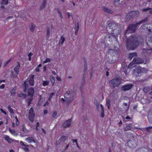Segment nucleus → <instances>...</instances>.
<instances>
[{
	"instance_id": "obj_10",
	"label": "nucleus",
	"mask_w": 152,
	"mask_h": 152,
	"mask_svg": "<svg viewBox=\"0 0 152 152\" xmlns=\"http://www.w3.org/2000/svg\"><path fill=\"white\" fill-rule=\"evenodd\" d=\"M139 13L138 11H133L128 13L127 15V18H131L133 17H137Z\"/></svg>"
},
{
	"instance_id": "obj_5",
	"label": "nucleus",
	"mask_w": 152,
	"mask_h": 152,
	"mask_svg": "<svg viewBox=\"0 0 152 152\" xmlns=\"http://www.w3.org/2000/svg\"><path fill=\"white\" fill-rule=\"evenodd\" d=\"M143 62L144 61L142 59L136 57L134 58L133 61L129 64L128 66V68H131L135 66H133L134 64H142Z\"/></svg>"
},
{
	"instance_id": "obj_12",
	"label": "nucleus",
	"mask_w": 152,
	"mask_h": 152,
	"mask_svg": "<svg viewBox=\"0 0 152 152\" xmlns=\"http://www.w3.org/2000/svg\"><path fill=\"white\" fill-rule=\"evenodd\" d=\"M71 120L69 119L68 120L66 121L63 123V126L64 128L69 127L71 126Z\"/></svg>"
},
{
	"instance_id": "obj_25",
	"label": "nucleus",
	"mask_w": 152,
	"mask_h": 152,
	"mask_svg": "<svg viewBox=\"0 0 152 152\" xmlns=\"http://www.w3.org/2000/svg\"><path fill=\"white\" fill-rule=\"evenodd\" d=\"M9 130L10 132L12 134L14 135H17L18 134L15 132V130L14 129H11L10 128H9Z\"/></svg>"
},
{
	"instance_id": "obj_54",
	"label": "nucleus",
	"mask_w": 152,
	"mask_h": 152,
	"mask_svg": "<svg viewBox=\"0 0 152 152\" xmlns=\"http://www.w3.org/2000/svg\"><path fill=\"white\" fill-rule=\"evenodd\" d=\"M0 110L1 111V112L2 113H4V114H5V115H6L7 114V113L5 111H4L3 109H1V108L0 109Z\"/></svg>"
},
{
	"instance_id": "obj_48",
	"label": "nucleus",
	"mask_w": 152,
	"mask_h": 152,
	"mask_svg": "<svg viewBox=\"0 0 152 152\" xmlns=\"http://www.w3.org/2000/svg\"><path fill=\"white\" fill-rule=\"evenodd\" d=\"M149 38H148V39H147V40H146V42H147V44H148V46L149 45V46H150L151 45H149L148 43H151V41L149 40Z\"/></svg>"
},
{
	"instance_id": "obj_52",
	"label": "nucleus",
	"mask_w": 152,
	"mask_h": 152,
	"mask_svg": "<svg viewBox=\"0 0 152 152\" xmlns=\"http://www.w3.org/2000/svg\"><path fill=\"white\" fill-rule=\"evenodd\" d=\"M87 64H86V63L85 62V63L84 64V71H86L87 70Z\"/></svg>"
},
{
	"instance_id": "obj_11",
	"label": "nucleus",
	"mask_w": 152,
	"mask_h": 152,
	"mask_svg": "<svg viewBox=\"0 0 152 152\" xmlns=\"http://www.w3.org/2000/svg\"><path fill=\"white\" fill-rule=\"evenodd\" d=\"M133 85L132 84H129L122 86L121 89L123 91H126L131 89L133 87Z\"/></svg>"
},
{
	"instance_id": "obj_40",
	"label": "nucleus",
	"mask_w": 152,
	"mask_h": 152,
	"mask_svg": "<svg viewBox=\"0 0 152 152\" xmlns=\"http://www.w3.org/2000/svg\"><path fill=\"white\" fill-rule=\"evenodd\" d=\"M50 58H47L45 59V60L44 61V64H46L48 62H50Z\"/></svg>"
},
{
	"instance_id": "obj_36",
	"label": "nucleus",
	"mask_w": 152,
	"mask_h": 152,
	"mask_svg": "<svg viewBox=\"0 0 152 152\" xmlns=\"http://www.w3.org/2000/svg\"><path fill=\"white\" fill-rule=\"evenodd\" d=\"M49 82L46 81H44L43 82L42 85L45 86L48 85L49 84Z\"/></svg>"
},
{
	"instance_id": "obj_29",
	"label": "nucleus",
	"mask_w": 152,
	"mask_h": 152,
	"mask_svg": "<svg viewBox=\"0 0 152 152\" xmlns=\"http://www.w3.org/2000/svg\"><path fill=\"white\" fill-rule=\"evenodd\" d=\"M110 102L111 101L110 99H108L106 101V104L109 109H110Z\"/></svg>"
},
{
	"instance_id": "obj_14",
	"label": "nucleus",
	"mask_w": 152,
	"mask_h": 152,
	"mask_svg": "<svg viewBox=\"0 0 152 152\" xmlns=\"http://www.w3.org/2000/svg\"><path fill=\"white\" fill-rule=\"evenodd\" d=\"M103 10L104 12L112 14L113 13V11L112 10L106 7H103Z\"/></svg>"
},
{
	"instance_id": "obj_28",
	"label": "nucleus",
	"mask_w": 152,
	"mask_h": 152,
	"mask_svg": "<svg viewBox=\"0 0 152 152\" xmlns=\"http://www.w3.org/2000/svg\"><path fill=\"white\" fill-rule=\"evenodd\" d=\"M15 88H13L11 90V95L12 96H13L15 95Z\"/></svg>"
},
{
	"instance_id": "obj_6",
	"label": "nucleus",
	"mask_w": 152,
	"mask_h": 152,
	"mask_svg": "<svg viewBox=\"0 0 152 152\" xmlns=\"http://www.w3.org/2000/svg\"><path fill=\"white\" fill-rule=\"evenodd\" d=\"M107 23L108 25L107 27V28H109L110 29H111L113 31L115 29L121 27V26L120 25H118L117 23L114 21L111 22L109 23H108L107 21Z\"/></svg>"
},
{
	"instance_id": "obj_17",
	"label": "nucleus",
	"mask_w": 152,
	"mask_h": 152,
	"mask_svg": "<svg viewBox=\"0 0 152 152\" xmlns=\"http://www.w3.org/2000/svg\"><path fill=\"white\" fill-rule=\"evenodd\" d=\"M34 75H31L29 79V81L30 85L31 86L34 85Z\"/></svg>"
},
{
	"instance_id": "obj_46",
	"label": "nucleus",
	"mask_w": 152,
	"mask_h": 152,
	"mask_svg": "<svg viewBox=\"0 0 152 152\" xmlns=\"http://www.w3.org/2000/svg\"><path fill=\"white\" fill-rule=\"evenodd\" d=\"M150 9V8H146L145 9H142V11L143 12H147V11L149 10Z\"/></svg>"
},
{
	"instance_id": "obj_58",
	"label": "nucleus",
	"mask_w": 152,
	"mask_h": 152,
	"mask_svg": "<svg viewBox=\"0 0 152 152\" xmlns=\"http://www.w3.org/2000/svg\"><path fill=\"white\" fill-rule=\"evenodd\" d=\"M72 141L73 142H75L76 143V144H77V139H72Z\"/></svg>"
},
{
	"instance_id": "obj_49",
	"label": "nucleus",
	"mask_w": 152,
	"mask_h": 152,
	"mask_svg": "<svg viewBox=\"0 0 152 152\" xmlns=\"http://www.w3.org/2000/svg\"><path fill=\"white\" fill-rule=\"evenodd\" d=\"M61 141V140H60V139H59L56 142V144L57 145H59L60 144Z\"/></svg>"
},
{
	"instance_id": "obj_59",
	"label": "nucleus",
	"mask_w": 152,
	"mask_h": 152,
	"mask_svg": "<svg viewBox=\"0 0 152 152\" xmlns=\"http://www.w3.org/2000/svg\"><path fill=\"white\" fill-rule=\"evenodd\" d=\"M35 70L37 72H39V69L38 68V67H37L35 69Z\"/></svg>"
},
{
	"instance_id": "obj_53",
	"label": "nucleus",
	"mask_w": 152,
	"mask_h": 152,
	"mask_svg": "<svg viewBox=\"0 0 152 152\" xmlns=\"http://www.w3.org/2000/svg\"><path fill=\"white\" fill-rule=\"evenodd\" d=\"M45 5H43V4H42L40 7V9L41 10L45 8Z\"/></svg>"
},
{
	"instance_id": "obj_15",
	"label": "nucleus",
	"mask_w": 152,
	"mask_h": 152,
	"mask_svg": "<svg viewBox=\"0 0 152 152\" xmlns=\"http://www.w3.org/2000/svg\"><path fill=\"white\" fill-rule=\"evenodd\" d=\"M18 65L16 66L14 69V71L17 75H18L19 73V70L20 66V64L19 62H18Z\"/></svg>"
},
{
	"instance_id": "obj_19",
	"label": "nucleus",
	"mask_w": 152,
	"mask_h": 152,
	"mask_svg": "<svg viewBox=\"0 0 152 152\" xmlns=\"http://www.w3.org/2000/svg\"><path fill=\"white\" fill-rule=\"evenodd\" d=\"M126 136L127 137L130 139V140H131L135 138L134 137L133 134L130 132L126 134Z\"/></svg>"
},
{
	"instance_id": "obj_64",
	"label": "nucleus",
	"mask_w": 152,
	"mask_h": 152,
	"mask_svg": "<svg viewBox=\"0 0 152 152\" xmlns=\"http://www.w3.org/2000/svg\"><path fill=\"white\" fill-rule=\"evenodd\" d=\"M149 12L150 14H152V10L151 9L149 10Z\"/></svg>"
},
{
	"instance_id": "obj_4",
	"label": "nucleus",
	"mask_w": 152,
	"mask_h": 152,
	"mask_svg": "<svg viewBox=\"0 0 152 152\" xmlns=\"http://www.w3.org/2000/svg\"><path fill=\"white\" fill-rule=\"evenodd\" d=\"M138 25V24L137 23L134 24H130L128 27L125 33L127 34L134 32L137 29V27Z\"/></svg>"
},
{
	"instance_id": "obj_37",
	"label": "nucleus",
	"mask_w": 152,
	"mask_h": 152,
	"mask_svg": "<svg viewBox=\"0 0 152 152\" xmlns=\"http://www.w3.org/2000/svg\"><path fill=\"white\" fill-rule=\"evenodd\" d=\"M18 96L20 97L25 98L26 96L27 95L26 94H23V93H20L18 94Z\"/></svg>"
},
{
	"instance_id": "obj_31",
	"label": "nucleus",
	"mask_w": 152,
	"mask_h": 152,
	"mask_svg": "<svg viewBox=\"0 0 152 152\" xmlns=\"http://www.w3.org/2000/svg\"><path fill=\"white\" fill-rule=\"evenodd\" d=\"M96 107L97 110L99 112L100 111V110H101L100 105L99 106V104L97 103L96 104Z\"/></svg>"
},
{
	"instance_id": "obj_41",
	"label": "nucleus",
	"mask_w": 152,
	"mask_h": 152,
	"mask_svg": "<svg viewBox=\"0 0 152 152\" xmlns=\"http://www.w3.org/2000/svg\"><path fill=\"white\" fill-rule=\"evenodd\" d=\"M131 129V127L129 126H127L124 129V131H128L130 130Z\"/></svg>"
},
{
	"instance_id": "obj_57",
	"label": "nucleus",
	"mask_w": 152,
	"mask_h": 152,
	"mask_svg": "<svg viewBox=\"0 0 152 152\" xmlns=\"http://www.w3.org/2000/svg\"><path fill=\"white\" fill-rule=\"evenodd\" d=\"M56 78L57 79V80L58 81H61V78L60 77H58V76H57V77Z\"/></svg>"
},
{
	"instance_id": "obj_33",
	"label": "nucleus",
	"mask_w": 152,
	"mask_h": 152,
	"mask_svg": "<svg viewBox=\"0 0 152 152\" xmlns=\"http://www.w3.org/2000/svg\"><path fill=\"white\" fill-rule=\"evenodd\" d=\"M50 35V29L49 28H47V35L46 36L48 39L49 38Z\"/></svg>"
},
{
	"instance_id": "obj_44",
	"label": "nucleus",
	"mask_w": 152,
	"mask_h": 152,
	"mask_svg": "<svg viewBox=\"0 0 152 152\" xmlns=\"http://www.w3.org/2000/svg\"><path fill=\"white\" fill-rule=\"evenodd\" d=\"M54 95V93L53 92L52 93L50 94V96L48 98V100L49 101L50 100L52 97Z\"/></svg>"
},
{
	"instance_id": "obj_1",
	"label": "nucleus",
	"mask_w": 152,
	"mask_h": 152,
	"mask_svg": "<svg viewBox=\"0 0 152 152\" xmlns=\"http://www.w3.org/2000/svg\"><path fill=\"white\" fill-rule=\"evenodd\" d=\"M142 39L141 37L132 35L126 40V48L129 50H134L142 42Z\"/></svg>"
},
{
	"instance_id": "obj_20",
	"label": "nucleus",
	"mask_w": 152,
	"mask_h": 152,
	"mask_svg": "<svg viewBox=\"0 0 152 152\" xmlns=\"http://www.w3.org/2000/svg\"><path fill=\"white\" fill-rule=\"evenodd\" d=\"M137 56V53H131L129 54V58L131 60L133 58H136Z\"/></svg>"
},
{
	"instance_id": "obj_55",
	"label": "nucleus",
	"mask_w": 152,
	"mask_h": 152,
	"mask_svg": "<svg viewBox=\"0 0 152 152\" xmlns=\"http://www.w3.org/2000/svg\"><path fill=\"white\" fill-rule=\"evenodd\" d=\"M5 87L4 85L3 84L1 86H0V89H3Z\"/></svg>"
},
{
	"instance_id": "obj_2",
	"label": "nucleus",
	"mask_w": 152,
	"mask_h": 152,
	"mask_svg": "<svg viewBox=\"0 0 152 152\" xmlns=\"http://www.w3.org/2000/svg\"><path fill=\"white\" fill-rule=\"evenodd\" d=\"M72 93V90L71 89H69L68 90L66 91L64 95V98L67 101V104L68 106L72 102L74 99L73 96L71 97Z\"/></svg>"
},
{
	"instance_id": "obj_24",
	"label": "nucleus",
	"mask_w": 152,
	"mask_h": 152,
	"mask_svg": "<svg viewBox=\"0 0 152 152\" xmlns=\"http://www.w3.org/2000/svg\"><path fill=\"white\" fill-rule=\"evenodd\" d=\"M148 150L145 148H143L137 150L136 152H147Z\"/></svg>"
},
{
	"instance_id": "obj_27",
	"label": "nucleus",
	"mask_w": 152,
	"mask_h": 152,
	"mask_svg": "<svg viewBox=\"0 0 152 152\" xmlns=\"http://www.w3.org/2000/svg\"><path fill=\"white\" fill-rule=\"evenodd\" d=\"M65 40V38L63 37L62 36L61 37L60 39L59 40V43H61V45H62Z\"/></svg>"
},
{
	"instance_id": "obj_30",
	"label": "nucleus",
	"mask_w": 152,
	"mask_h": 152,
	"mask_svg": "<svg viewBox=\"0 0 152 152\" xmlns=\"http://www.w3.org/2000/svg\"><path fill=\"white\" fill-rule=\"evenodd\" d=\"M148 21V18H146L144 19H143L140 21L138 23V25L141 24L142 23H144L145 22H146Z\"/></svg>"
},
{
	"instance_id": "obj_35",
	"label": "nucleus",
	"mask_w": 152,
	"mask_h": 152,
	"mask_svg": "<svg viewBox=\"0 0 152 152\" xmlns=\"http://www.w3.org/2000/svg\"><path fill=\"white\" fill-rule=\"evenodd\" d=\"M50 80L51 82L53 83V85L55 83V80L54 77L53 76H51Z\"/></svg>"
},
{
	"instance_id": "obj_13",
	"label": "nucleus",
	"mask_w": 152,
	"mask_h": 152,
	"mask_svg": "<svg viewBox=\"0 0 152 152\" xmlns=\"http://www.w3.org/2000/svg\"><path fill=\"white\" fill-rule=\"evenodd\" d=\"M34 92V88L33 87H31L28 91V96L32 97L33 96Z\"/></svg>"
},
{
	"instance_id": "obj_21",
	"label": "nucleus",
	"mask_w": 152,
	"mask_h": 152,
	"mask_svg": "<svg viewBox=\"0 0 152 152\" xmlns=\"http://www.w3.org/2000/svg\"><path fill=\"white\" fill-rule=\"evenodd\" d=\"M101 110L100 112L101 113V116L103 118L104 116V110L103 107V105L102 104H100Z\"/></svg>"
},
{
	"instance_id": "obj_22",
	"label": "nucleus",
	"mask_w": 152,
	"mask_h": 152,
	"mask_svg": "<svg viewBox=\"0 0 152 152\" xmlns=\"http://www.w3.org/2000/svg\"><path fill=\"white\" fill-rule=\"evenodd\" d=\"M36 26L33 23H31L30 27V29L32 32H33L35 30Z\"/></svg>"
},
{
	"instance_id": "obj_32",
	"label": "nucleus",
	"mask_w": 152,
	"mask_h": 152,
	"mask_svg": "<svg viewBox=\"0 0 152 152\" xmlns=\"http://www.w3.org/2000/svg\"><path fill=\"white\" fill-rule=\"evenodd\" d=\"M8 109L10 112L12 114H13V113H14L13 111V110L11 108V107L9 105L8 106Z\"/></svg>"
},
{
	"instance_id": "obj_62",
	"label": "nucleus",
	"mask_w": 152,
	"mask_h": 152,
	"mask_svg": "<svg viewBox=\"0 0 152 152\" xmlns=\"http://www.w3.org/2000/svg\"><path fill=\"white\" fill-rule=\"evenodd\" d=\"M46 0H44L42 3V4H43V5H46Z\"/></svg>"
},
{
	"instance_id": "obj_34",
	"label": "nucleus",
	"mask_w": 152,
	"mask_h": 152,
	"mask_svg": "<svg viewBox=\"0 0 152 152\" xmlns=\"http://www.w3.org/2000/svg\"><path fill=\"white\" fill-rule=\"evenodd\" d=\"M8 3V1L7 0H2L1 1V4L4 5H7Z\"/></svg>"
},
{
	"instance_id": "obj_8",
	"label": "nucleus",
	"mask_w": 152,
	"mask_h": 152,
	"mask_svg": "<svg viewBox=\"0 0 152 152\" xmlns=\"http://www.w3.org/2000/svg\"><path fill=\"white\" fill-rule=\"evenodd\" d=\"M137 141L135 138L131 140H129L127 143L128 146L130 148H133L137 145Z\"/></svg>"
},
{
	"instance_id": "obj_45",
	"label": "nucleus",
	"mask_w": 152,
	"mask_h": 152,
	"mask_svg": "<svg viewBox=\"0 0 152 152\" xmlns=\"http://www.w3.org/2000/svg\"><path fill=\"white\" fill-rule=\"evenodd\" d=\"M20 143L21 145H23V146H26L27 147H28L29 146V145H26L22 141H21L20 142Z\"/></svg>"
},
{
	"instance_id": "obj_42",
	"label": "nucleus",
	"mask_w": 152,
	"mask_h": 152,
	"mask_svg": "<svg viewBox=\"0 0 152 152\" xmlns=\"http://www.w3.org/2000/svg\"><path fill=\"white\" fill-rule=\"evenodd\" d=\"M79 25L77 23V24L75 25V31H78L79 30Z\"/></svg>"
},
{
	"instance_id": "obj_50",
	"label": "nucleus",
	"mask_w": 152,
	"mask_h": 152,
	"mask_svg": "<svg viewBox=\"0 0 152 152\" xmlns=\"http://www.w3.org/2000/svg\"><path fill=\"white\" fill-rule=\"evenodd\" d=\"M152 129V126H149V127L147 128H146V130L148 132H150L151 131L150 129Z\"/></svg>"
},
{
	"instance_id": "obj_18",
	"label": "nucleus",
	"mask_w": 152,
	"mask_h": 152,
	"mask_svg": "<svg viewBox=\"0 0 152 152\" xmlns=\"http://www.w3.org/2000/svg\"><path fill=\"white\" fill-rule=\"evenodd\" d=\"M26 140L29 143H31L32 142L34 143H35V141L34 138L32 137L26 138Z\"/></svg>"
},
{
	"instance_id": "obj_23",
	"label": "nucleus",
	"mask_w": 152,
	"mask_h": 152,
	"mask_svg": "<svg viewBox=\"0 0 152 152\" xmlns=\"http://www.w3.org/2000/svg\"><path fill=\"white\" fill-rule=\"evenodd\" d=\"M23 86L24 87V89L23 90L25 92H26L27 88L29 86L28 85L27 83L26 82H25L23 84Z\"/></svg>"
},
{
	"instance_id": "obj_9",
	"label": "nucleus",
	"mask_w": 152,
	"mask_h": 152,
	"mask_svg": "<svg viewBox=\"0 0 152 152\" xmlns=\"http://www.w3.org/2000/svg\"><path fill=\"white\" fill-rule=\"evenodd\" d=\"M35 115L33 109L32 107H31L29 110L28 115L29 119L31 122H33L34 121Z\"/></svg>"
},
{
	"instance_id": "obj_26",
	"label": "nucleus",
	"mask_w": 152,
	"mask_h": 152,
	"mask_svg": "<svg viewBox=\"0 0 152 152\" xmlns=\"http://www.w3.org/2000/svg\"><path fill=\"white\" fill-rule=\"evenodd\" d=\"M5 139L9 143L12 142V140L10 137L8 136H6Z\"/></svg>"
},
{
	"instance_id": "obj_16",
	"label": "nucleus",
	"mask_w": 152,
	"mask_h": 152,
	"mask_svg": "<svg viewBox=\"0 0 152 152\" xmlns=\"http://www.w3.org/2000/svg\"><path fill=\"white\" fill-rule=\"evenodd\" d=\"M105 40L106 41H112V38H114V37L110 34H107L105 37Z\"/></svg>"
},
{
	"instance_id": "obj_38",
	"label": "nucleus",
	"mask_w": 152,
	"mask_h": 152,
	"mask_svg": "<svg viewBox=\"0 0 152 152\" xmlns=\"http://www.w3.org/2000/svg\"><path fill=\"white\" fill-rule=\"evenodd\" d=\"M120 1V0H115L113 3L115 5H116L119 4Z\"/></svg>"
},
{
	"instance_id": "obj_61",
	"label": "nucleus",
	"mask_w": 152,
	"mask_h": 152,
	"mask_svg": "<svg viewBox=\"0 0 152 152\" xmlns=\"http://www.w3.org/2000/svg\"><path fill=\"white\" fill-rule=\"evenodd\" d=\"M15 124L17 126L19 124V121L18 120L17 121H16Z\"/></svg>"
},
{
	"instance_id": "obj_60",
	"label": "nucleus",
	"mask_w": 152,
	"mask_h": 152,
	"mask_svg": "<svg viewBox=\"0 0 152 152\" xmlns=\"http://www.w3.org/2000/svg\"><path fill=\"white\" fill-rule=\"evenodd\" d=\"M10 61V59L7 61L5 63V66Z\"/></svg>"
},
{
	"instance_id": "obj_63",
	"label": "nucleus",
	"mask_w": 152,
	"mask_h": 152,
	"mask_svg": "<svg viewBox=\"0 0 152 152\" xmlns=\"http://www.w3.org/2000/svg\"><path fill=\"white\" fill-rule=\"evenodd\" d=\"M33 55V53H32L31 52L30 53L28 54V56L29 57H31Z\"/></svg>"
},
{
	"instance_id": "obj_3",
	"label": "nucleus",
	"mask_w": 152,
	"mask_h": 152,
	"mask_svg": "<svg viewBox=\"0 0 152 152\" xmlns=\"http://www.w3.org/2000/svg\"><path fill=\"white\" fill-rule=\"evenodd\" d=\"M111 83L113 88L115 87H118L121 83V80L118 76H116L114 79L110 80Z\"/></svg>"
},
{
	"instance_id": "obj_43",
	"label": "nucleus",
	"mask_w": 152,
	"mask_h": 152,
	"mask_svg": "<svg viewBox=\"0 0 152 152\" xmlns=\"http://www.w3.org/2000/svg\"><path fill=\"white\" fill-rule=\"evenodd\" d=\"M58 13L59 14V16L62 18H63V17L62 16L61 13L60 12V10L58 9H57V10Z\"/></svg>"
},
{
	"instance_id": "obj_51",
	"label": "nucleus",
	"mask_w": 152,
	"mask_h": 152,
	"mask_svg": "<svg viewBox=\"0 0 152 152\" xmlns=\"http://www.w3.org/2000/svg\"><path fill=\"white\" fill-rule=\"evenodd\" d=\"M26 146V147H24L23 148V149L25 151H29L28 148Z\"/></svg>"
},
{
	"instance_id": "obj_47",
	"label": "nucleus",
	"mask_w": 152,
	"mask_h": 152,
	"mask_svg": "<svg viewBox=\"0 0 152 152\" xmlns=\"http://www.w3.org/2000/svg\"><path fill=\"white\" fill-rule=\"evenodd\" d=\"M115 53V51L114 50L111 49L110 50V51L108 52V54L109 55L110 54H111V53Z\"/></svg>"
},
{
	"instance_id": "obj_56",
	"label": "nucleus",
	"mask_w": 152,
	"mask_h": 152,
	"mask_svg": "<svg viewBox=\"0 0 152 152\" xmlns=\"http://www.w3.org/2000/svg\"><path fill=\"white\" fill-rule=\"evenodd\" d=\"M57 114V112L56 111H54L53 114V117H54L56 116Z\"/></svg>"
},
{
	"instance_id": "obj_7",
	"label": "nucleus",
	"mask_w": 152,
	"mask_h": 152,
	"mask_svg": "<svg viewBox=\"0 0 152 152\" xmlns=\"http://www.w3.org/2000/svg\"><path fill=\"white\" fill-rule=\"evenodd\" d=\"M146 71V69L144 68L137 67L135 69L133 70V75L134 76L137 77L139 76V74L141 73L145 72Z\"/></svg>"
},
{
	"instance_id": "obj_39",
	"label": "nucleus",
	"mask_w": 152,
	"mask_h": 152,
	"mask_svg": "<svg viewBox=\"0 0 152 152\" xmlns=\"http://www.w3.org/2000/svg\"><path fill=\"white\" fill-rule=\"evenodd\" d=\"M60 140H61V142H64L66 139V137L65 136H63L61 137Z\"/></svg>"
}]
</instances>
